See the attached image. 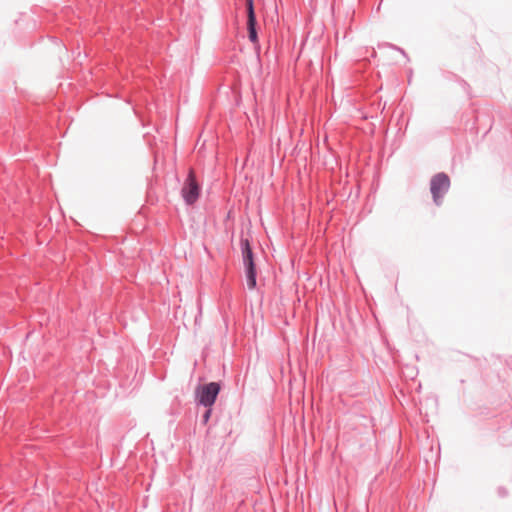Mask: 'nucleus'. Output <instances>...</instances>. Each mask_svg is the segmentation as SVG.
Instances as JSON below:
<instances>
[{
    "label": "nucleus",
    "mask_w": 512,
    "mask_h": 512,
    "mask_svg": "<svg viewBox=\"0 0 512 512\" xmlns=\"http://www.w3.org/2000/svg\"><path fill=\"white\" fill-rule=\"evenodd\" d=\"M219 391L220 386L215 382H211L199 387L197 390V399L200 404L206 407H211L214 404Z\"/></svg>",
    "instance_id": "f03ea898"
},
{
    "label": "nucleus",
    "mask_w": 512,
    "mask_h": 512,
    "mask_svg": "<svg viewBox=\"0 0 512 512\" xmlns=\"http://www.w3.org/2000/svg\"><path fill=\"white\" fill-rule=\"evenodd\" d=\"M200 187L196 181L195 173L190 170L182 188V196L187 204H193L199 197Z\"/></svg>",
    "instance_id": "7ed1b4c3"
},
{
    "label": "nucleus",
    "mask_w": 512,
    "mask_h": 512,
    "mask_svg": "<svg viewBox=\"0 0 512 512\" xmlns=\"http://www.w3.org/2000/svg\"><path fill=\"white\" fill-rule=\"evenodd\" d=\"M210 413H211V411H210V410H208V411L205 413V415H204V421H205V422H207V421H208V419H209V417H210Z\"/></svg>",
    "instance_id": "423d86ee"
},
{
    "label": "nucleus",
    "mask_w": 512,
    "mask_h": 512,
    "mask_svg": "<svg viewBox=\"0 0 512 512\" xmlns=\"http://www.w3.org/2000/svg\"><path fill=\"white\" fill-rule=\"evenodd\" d=\"M246 6H247V28H248V34L249 39L251 42L256 43L257 42V32H256V16L254 12V2L253 0H246Z\"/></svg>",
    "instance_id": "39448f33"
},
{
    "label": "nucleus",
    "mask_w": 512,
    "mask_h": 512,
    "mask_svg": "<svg viewBox=\"0 0 512 512\" xmlns=\"http://www.w3.org/2000/svg\"><path fill=\"white\" fill-rule=\"evenodd\" d=\"M241 248H242L243 262L246 267L247 286L249 289L252 290L256 287V274H255V268H254V263H253L252 250H251L249 241L247 239H243L241 241Z\"/></svg>",
    "instance_id": "f257e3e1"
},
{
    "label": "nucleus",
    "mask_w": 512,
    "mask_h": 512,
    "mask_svg": "<svg viewBox=\"0 0 512 512\" xmlns=\"http://www.w3.org/2000/svg\"><path fill=\"white\" fill-rule=\"evenodd\" d=\"M450 185V180L447 175L440 173L434 176L431 180V192L434 200L438 199L445 193Z\"/></svg>",
    "instance_id": "20e7f679"
}]
</instances>
